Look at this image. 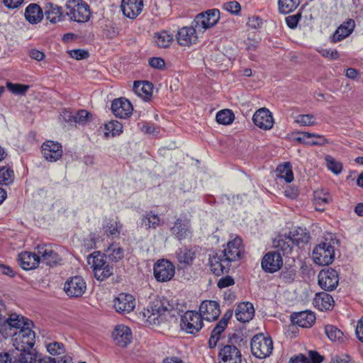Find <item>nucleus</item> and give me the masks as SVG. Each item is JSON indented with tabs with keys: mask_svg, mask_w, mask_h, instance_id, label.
<instances>
[{
	"mask_svg": "<svg viewBox=\"0 0 363 363\" xmlns=\"http://www.w3.org/2000/svg\"><path fill=\"white\" fill-rule=\"evenodd\" d=\"M152 84L148 82H135L133 84L134 92L143 99L149 100L152 94Z\"/></svg>",
	"mask_w": 363,
	"mask_h": 363,
	"instance_id": "c9c22d12",
	"label": "nucleus"
},
{
	"mask_svg": "<svg viewBox=\"0 0 363 363\" xmlns=\"http://www.w3.org/2000/svg\"><path fill=\"white\" fill-rule=\"evenodd\" d=\"M325 333L333 342H342L344 340L343 333L333 325H327L325 326Z\"/></svg>",
	"mask_w": 363,
	"mask_h": 363,
	"instance_id": "a18cd8bd",
	"label": "nucleus"
},
{
	"mask_svg": "<svg viewBox=\"0 0 363 363\" xmlns=\"http://www.w3.org/2000/svg\"><path fill=\"white\" fill-rule=\"evenodd\" d=\"M251 351L257 358L264 359L269 357L273 350V342L270 337L259 333L251 340Z\"/></svg>",
	"mask_w": 363,
	"mask_h": 363,
	"instance_id": "7ed1b4c3",
	"label": "nucleus"
},
{
	"mask_svg": "<svg viewBox=\"0 0 363 363\" xmlns=\"http://www.w3.org/2000/svg\"><path fill=\"white\" fill-rule=\"evenodd\" d=\"M326 166L329 170L335 174H339L342 170V165L341 162L337 161L334 157L330 155L325 157Z\"/></svg>",
	"mask_w": 363,
	"mask_h": 363,
	"instance_id": "864d4df0",
	"label": "nucleus"
},
{
	"mask_svg": "<svg viewBox=\"0 0 363 363\" xmlns=\"http://www.w3.org/2000/svg\"><path fill=\"white\" fill-rule=\"evenodd\" d=\"M112 336L114 342L121 347L127 346L132 340L130 329L124 325L116 326Z\"/></svg>",
	"mask_w": 363,
	"mask_h": 363,
	"instance_id": "393cba45",
	"label": "nucleus"
},
{
	"mask_svg": "<svg viewBox=\"0 0 363 363\" xmlns=\"http://www.w3.org/2000/svg\"><path fill=\"white\" fill-rule=\"evenodd\" d=\"M354 26V21L352 19H348L337 28L332 36V41L337 43L347 38L353 31Z\"/></svg>",
	"mask_w": 363,
	"mask_h": 363,
	"instance_id": "2f4dec72",
	"label": "nucleus"
},
{
	"mask_svg": "<svg viewBox=\"0 0 363 363\" xmlns=\"http://www.w3.org/2000/svg\"><path fill=\"white\" fill-rule=\"evenodd\" d=\"M313 303L316 308L321 311H328L333 308L334 300L330 294L320 292L315 294Z\"/></svg>",
	"mask_w": 363,
	"mask_h": 363,
	"instance_id": "473e14b6",
	"label": "nucleus"
},
{
	"mask_svg": "<svg viewBox=\"0 0 363 363\" xmlns=\"http://www.w3.org/2000/svg\"><path fill=\"white\" fill-rule=\"evenodd\" d=\"M121 8L123 15L130 19L135 18L143 11V0H122Z\"/></svg>",
	"mask_w": 363,
	"mask_h": 363,
	"instance_id": "4be33fe9",
	"label": "nucleus"
},
{
	"mask_svg": "<svg viewBox=\"0 0 363 363\" xmlns=\"http://www.w3.org/2000/svg\"><path fill=\"white\" fill-rule=\"evenodd\" d=\"M169 311L161 302L157 301L150 305L143 313L144 321L150 325H158L163 320L162 316Z\"/></svg>",
	"mask_w": 363,
	"mask_h": 363,
	"instance_id": "0eeeda50",
	"label": "nucleus"
},
{
	"mask_svg": "<svg viewBox=\"0 0 363 363\" xmlns=\"http://www.w3.org/2000/svg\"><path fill=\"white\" fill-rule=\"evenodd\" d=\"M223 8L230 13L235 15H238L241 10L240 4L235 1H228L223 4Z\"/></svg>",
	"mask_w": 363,
	"mask_h": 363,
	"instance_id": "13d9d810",
	"label": "nucleus"
},
{
	"mask_svg": "<svg viewBox=\"0 0 363 363\" xmlns=\"http://www.w3.org/2000/svg\"><path fill=\"white\" fill-rule=\"evenodd\" d=\"M170 231L179 240L191 237L192 235L191 220L186 217L177 218L171 227Z\"/></svg>",
	"mask_w": 363,
	"mask_h": 363,
	"instance_id": "f8f14e48",
	"label": "nucleus"
},
{
	"mask_svg": "<svg viewBox=\"0 0 363 363\" xmlns=\"http://www.w3.org/2000/svg\"><path fill=\"white\" fill-rule=\"evenodd\" d=\"M135 306V298L131 294L121 293L113 299V307L118 313H130Z\"/></svg>",
	"mask_w": 363,
	"mask_h": 363,
	"instance_id": "a211bd4d",
	"label": "nucleus"
},
{
	"mask_svg": "<svg viewBox=\"0 0 363 363\" xmlns=\"http://www.w3.org/2000/svg\"><path fill=\"white\" fill-rule=\"evenodd\" d=\"M176 257L184 267L192 264L195 258V252L192 249L186 247L179 248L176 252Z\"/></svg>",
	"mask_w": 363,
	"mask_h": 363,
	"instance_id": "4c0bfd02",
	"label": "nucleus"
},
{
	"mask_svg": "<svg viewBox=\"0 0 363 363\" xmlns=\"http://www.w3.org/2000/svg\"><path fill=\"white\" fill-rule=\"evenodd\" d=\"M27 326L15 333L13 337V345L16 350L32 349L35 345V334Z\"/></svg>",
	"mask_w": 363,
	"mask_h": 363,
	"instance_id": "423d86ee",
	"label": "nucleus"
},
{
	"mask_svg": "<svg viewBox=\"0 0 363 363\" xmlns=\"http://www.w3.org/2000/svg\"><path fill=\"white\" fill-rule=\"evenodd\" d=\"M86 289V284L80 276L69 278L65 284L64 291L70 298L81 297Z\"/></svg>",
	"mask_w": 363,
	"mask_h": 363,
	"instance_id": "1a4fd4ad",
	"label": "nucleus"
},
{
	"mask_svg": "<svg viewBox=\"0 0 363 363\" xmlns=\"http://www.w3.org/2000/svg\"><path fill=\"white\" fill-rule=\"evenodd\" d=\"M296 122L303 126H313L317 124L315 117L312 114H302L296 117Z\"/></svg>",
	"mask_w": 363,
	"mask_h": 363,
	"instance_id": "6e6d98bb",
	"label": "nucleus"
},
{
	"mask_svg": "<svg viewBox=\"0 0 363 363\" xmlns=\"http://www.w3.org/2000/svg\"><path fill=\"white\" fill-rule=\"evenodd\" d=\"M234 284V279L230 276H226L220 278L218 280L217 286L220 289H223L232 286Z\"/></svg>",
	"mask_w": 363,
	"mask_h": 363,
	"instance_id": "680f3d73",
	"label": "nucleus"
},
{
	"mask_svg": "<svg viewBox=\"0 0 363 363\" xmlns=\"http://www.w3.org/2000/svg\"><path fill=\"white\" fill-rule=\"evenodd\" d=\"M14 180L13 170L9 167H0V185H9Z\"/></svg>",
	"mask_w": 363,
	"mask_h": 363,
	"instance_id": "09e8293b",
	"label": "nucleus"
},
{
	"mask_svg": "<svg viewBox=\"0 0 363 363\" xmlns=\"http://www.w3.org/2000/svg\"><path fill=\"white\" fill-rule=\"evenodd\" d=\"M335 259V248L330 242L324 241L313 250V260L320 266L330 264Z\"/></svg>",
	"mask_w": 363,
	"mask_h": 363,
	"instance_id": "20e7f679",
	"label": "nucleus"
},
{
	"mask_svg": "<svg viewBox=\"0 0 363 363\" xmlns=\"http://www.w3.org/2000/svg\"><path fill=\"white\" fill-rule=\"evenodd\" d=\"M209 262L211 270L216 276L227 273L230 264L220 252L210 257Z\"/></svg>",
	"mask_w": 363,
	"mask_h": 363,
	"instance_id": "a878e982",
	"label": "nucleus"
},
{
	"mask_svg": "<svg viewBox=\"0 0 363 363\" xmlns=\"http://www.w3.org/2000/svg\"><path fill=\"white\" fill-rule=\"evenodd\" d=\"M45 346L47 352L52 356H58L65 352L64 344L60 342H45Z\"/></svg>",
	"mask_w": 363,
	"mask_h": 363,
	"instance_id": "de8ad7c7",
	"label": "nucleus"
},
{
	"mask_svg": "<svg viewBox=\"0 0 363 363\" xmlns=\"http://www.w3.org/2000/svg\"><path fill=\"white\" fill-rule=\"evenodd\" d=\"M62 147L57 142L48 140L42 145V153L47 161H57L62 157Z\"/></svg>",
	"mask_w": 363,
	"mask_h": 363,
	"instance_id": "f3484780",
	"label": "nucleus"
},
{
	"mask_svg": "<svg viewBox=\"0 0 363 363\" xmlns=\"http://www.w3.org/2000/svg\"><path fill=\"white\" fill-rule=\"evenodd\" d=\"M294 245L289 235H279L274 240V245L284 254L291 253Z\"/></svg>",
	"mask_w": 363,
	"mask_h": 363,
	"instance_id": "ea45409f",
	"label": "nucleus"
},
{
	"mask_svg": "<svg viewBox=\"0 0 363 363\" xmlns=\"http://www.w3.org/2000/svg\"><path fill=\"white\" fill-rule=\"evenodd\" d=\"M154 39L157 47L166 48L170 45L173 41L174 37L173 35L164 30L155 34Z\"/></svg>",
	"mask_w": 363,
	"mask_h": 363,
	"instance_id": "c03bdc74",
	"label": "nucleus"
},
{
	"mask_svg": "<svg viewBox=\"0 0 363 363\" xmlns=\"http://www.w3.org/2000/svg\"><path fill=\"white\" fill-rule=\"evenodd\" d=\"M122 225L113 219H106L103 223V230L107 236L116 237L119 235Z\"/></svg>",
	"mask_w": 363,
	"mask_h": 363,
	"instance_id": "a19ab883",
	"label": "nucleus"
},
{
	"mask_svg": "<svg viewBox=\"0 0 363 363\" xmlns=\"http://www.w3.org/2000/svg\"><path fill=\"white\" fill-rule=\"evenodd\" d=\"M90 117L91 114L87 111L79 110L74 115V123L76 125H84L89 122Z\"/></svg>",
	"mask_w": 363,
	"mask_h": 363,
	"instance_id": "5fc2aeb1",
	"label": "nucleus"
},
{
	"mask_svg": "<svg viewBox=\"0 0 363 363\" xmlns=\"http://www.w3.org/2000/svg\"><path fill=\"white\" fill-rule=\"evenodd\" d=\"M240 351L235 345H227L218 353V363H241Z\"/></svg>",
	"mask_w": 363,
	"mask_h": 363,
	"instance_id": "2eb2a0df",
	"label": "nucleus"
},
{
	"mask_svg": "<svg viewBox=\"0 0 363 363\" xmlns=\"http://www.w3.org/2000/svg\"><path fill=\"white\" fill-rule=\"evenodd\" d=\"M337 272L331 268L321 270L318 274V284L325 291L334 290L338 284Z\"/></svg>",
	"mask_w": 363,
	"mask_h": 363,
	"instance_id": "9b49d317",
	"label": "nucleus"
},
{
	"mask_svg": "<svg viewBox=\"0 0 363 363\" xmlns=\"http://www.w3.org/2000/svg\"><path fill=\"white\" fill-rule=\"evenodd\" d=\"M252 121L255 125L264 130H270L274 125L272 114L265 108L257 110L253 115Z\"/></svg>",
	"mask_w": 363,
	"mask_h": 363,
	"instance_id": "aec40b11",
	"label": "nucleus"
},
{
	"mask_svg": "<svg viewBox=\"0 0 363 363\" xmlns=\"http://www.w3.org/2000/svg\"><path fill=\"white\" fill-rule=\"evenodd\" d=\"M6 322L11 327L23 329L26 327L33 326V322L16 313H11L9 318L6 317Z\"/></svg>",
	"mask_w": 363,
	"mask_h": 363,
	"instance_id": "58836bf2",
	"label": "nucleus"
},
{
	"mask_svg": "<svg viewBox=\"0 0 363 363\" xmlns=\"http://www.w3.org/2000/svg\"><path fill=\"white\" fill-rule=\"evenodd\" d=\"M179 45L190 47L197 43L198 36L193 26H186L180 28L176 35Z\"/></svg>",
	"mask_w": 363,
	"mask_h": 363,
	"instance_id": "6ab92c4d",
	"label": "nucleus"
},
{
	"mask_svg": "<svg viewBox=\"0 0 363 363\" xmlns=\"http://www.w3.org/2000/svg\"><path fill=\"white\" fill-rule=\"evenodd\" d=\"M276 172L278 178L284 179L287 183L294 180V174L289 162L279 165L277 167Z\"/></svg>",
	"mask_w": 363,
	"mask_h": 363,
	"instance_id": "37998d69",
	"label": "nucleus"
},
{
	"mask_svg": "<svg viewBox=\"0 0 363 363\" xmlns=\"http://www.w3.org/2000/svg\"><path fill=\"white\" fill-rule=\"evenodd\" d=\"M237 320L241 323L249 322L255 315L253 305L249 302H243L238 305L235 313Z\"/></svg>",
	"mask_w": 363,
	"mask_h": 363,
	"instance_id": "c85d7f7f",
	"label": "nucleus"
},
{
	"mask_svg": "<svg viewBox=\"0 0 363 363\" xmlns=\"http://www.w3.org/2000/svg\"><path fill=\"white\" fill-rule=\"evenodd\" d=\"M40 262H43L47 265H55L60 258L50 245H43L37 247Z\"/></svg>",
	"mask_w": 363,
	"mask_h": 363,
	"instance_id": "5701e85b",
	"label": "nucleus"
},
{
	"mask_svg": "<svg viewBox=\"0 0 363 363\" xmlns=\"http://www.w3.org/2000/svg\"><path fill=\"white\" fill-rule=\"evenodd\" d=\"M300 18H301V14L298 13V14L289 16L286 17L285 21H286V25L290 28L293 29L297 26V24H298V21H300Z\"/></svg>",
	"mask_w": 363,
	"mask_h": 363,
	"instance_id": "052dcab7",
	"label": "nucleus"
},
{
	"mask_svg": "<svg viewBox=\"0 0 363 363\" xmlns=\"http://www.w3.org/2000/svg\"><path fill=\"white\" fill-rule=\"evenodd\" d=\"M199 313L201 314L203 320L214 321L220 314V305L215 301H203L199 306Z\"/></svg>",
	"mask_w": 363,
	"mask_h": 363,
	"instance_id": "ddd939ff",
	"label": "nucleus"
},
{
	"mask_svg": "<svg viewBox=\"0 0 363 363\" xmlns=\"http://www.w3.org/2000/svg\"><path fill=\"white\" fill-rule=\"evenodd\" d=\"M20 353L18 354V362L20 363H35L36 354L31 351V349L18 350Z\"/></svg>",
	"mask_w": 363,
	"mask_h": 363,
	"instance_id": "3c124183",
	"label": "nucleus"
},
{
	"mask_svg": "<svg viewBox=\"0 0 363 363\" xmlns=\"http://www.w3.org/2000/svg\"><path fill=\"white\" fill-rule=\"evenodd\" d=\"M356 335H357V338L362 342H363V316L357 322V325L356 327Z\"/></svg>",
	"mask_w": 363,
	"mask_h": 363,
	"instance_id": "774afa93",
	"label": "nucleus"
},
{
	"mask_svg": "<svg viewBox=\"0 0 363 363\" xmlns=\"http://www.w3.org/2000/svg\"><path fill=\"white\" fill-rule=\"evenodd\" d=\"M154 276L158 281H168L175 274L174 265L167 259H160L154 264Z\"/></svg>",
	"mask_w": 363,
	"mask_h": 363,
	"instance_id": "6e6552de",
	"label": "nucleus"
},
{
	"mask_svg": "<svg viewBox=\"0 0 363 363\" xmlns=\"http://www.w3.org/2000/svg\"><path fill=\"white\" fill-rule=\"evenodd\" d=\"M283 264L282 257L278 252H269L262 258V268L267 272H277Z\"/></svg>",
	"mask_w": 363,
	"mask_h": 363,
	"instance_id": "dca6fc26",
	"label": "nucleus"
},
{
	"mask_svg": "<svg viewBox=\"0 0 363 363\" xmlns=\"http://www.w3.org/2000/svg\"><path fill=\"white\" fill-rule=\"evenodd\" d=\"M180 327L186 333L196 335L203 327V320L196 311H187L181 317Z\"/></svg>",
	"mask_w": 363,
	"mask_h": 363,
	"instance_id": "39448f33",
	"label": "nucleus"
},
{
	"mask_svg": "<svg viewBox=\"0 0 363 363\" xmlns=\"http://www.w3.org/2000/svg\"><path fill=\"white\" fill-rule=\"evenodd\" d=\"M87 262L92 268L95 278L99 281H104L113 274V267L107 263L100 251H95L89 255Z\"/></svg>",
	"mask_w": 363,
	"mask_h": 363,
	"instance_id": "f257e3e1",
	"label": "nucleus"
},
{
	"mask_svg": "<svg viewBox=\"0 0 363 363\" xmlns=\"http://www.w3.org/2000/svg\"><path fill=\"white\" fill-rule=\"evenodd\" d=\"M142 222L147 229H156L164 224L160 216L152 211H146L143 215Z\"/></svg>",
	"mask_w": 363,
	"mask_h": 363,
	"instance_id": "f704fd0d",
	"label": "nucleus"
},
{
	"mask_svg": "<svg viewBox=\"0 0 363 363\" xmlns=\"http://www.w3.org/2000/svg\"><path fill=\"white\" fill-rule=\"evenodd\" d=\"M45 15L50 23L61 22L65 18L62 7L52 3H47L45 6Z\"/></svg>",
	"mask_w": 363,
	"mask_h": 363,
	"instance_id": "c756f323",
	"label": "nucleus"
},
{
	"mask_svg": "<svg viewBox=\"0 0 363 363\" xmlns=\"http://www.w3.org/2000/svg\"><path fill=\"white\" fill-rule=\"evenodd\" d=\"M226 327H227V325H225L224 324V321L223 322L219 321L217 323V325H216V327L213 328V330H212L211 335L220 338L221 333L225 330Z\"/></svg>",
	"mask_w": 363,
	"mask_h": 363,
	"instance_id": "338daca9",
	"label": "nucleus"
},
{
	"mask_svg": "<svg viewBox=\"0 0 363 363\" xmlns=\"http://www.w3.org/2000/svg\"><path fill=\"white\" fill-rule=\"evenodd\" d=\"M296 140L309 146H321L328 143V140L323 135L308 132L298 133Z\"/></svg>",
	"mask_w": 363,
	"mask_h": 363,
	"instance_id": "bb28decb",
	"label": "nucleus"
},
{
	"mask_svg": "<svg viewBox=\"0 0 363 363\" xmlns=\"http://www.w3.org/2000/svg\"><path fill=\"white\" fill-rule=\"evenodd\" d=\"M242 251V239L237 237L230 240L226 247L220 253L230 264V262L240 259Z\"/></svg>",
	"mask_w": 363,
	"mask_h": 363,
	"instance_id": "4468645a",
	"label": "nucleus"
},
{
	"mask_svg": "<svg viewBox=\"0 0 363 363\" xmlns=\"http://www.w3.org/2000/svg\"><path fill=\"white\" fill-rule=\"evenodd\" d=\"M332 196L323 189H318L313 193V201L316 211H323L326 205L332 201Z\"/></svg>",
	"mask_w": 363,
	"mask_h": 363,
	"instance_id": "72a5a7b5",
	"label": "nucleus"
},
{
	"mask_svg": "<svg viewBox=\"0 0 363 363\" xmlns=\"http://www.w3.org/2000/svg\"><path fill=\"white\" fill-rule=\"evenodd\" d=\"M141 130L145 133L153 135H157L160 133L159 128L157 127L150 123L144 124L141 128Z\"/></svg>",
	"mask_w": 363,
	"mask_h": 363,
	"instance_id": "e2e57ef3",
	"label": "nucleus"
},
{
	"mask_svg": "<svg viewBox=\"0 0 363 363\" xmlns=\"http://www.w3.org/2000/svg\"><path fill=\"white\" fill-rule=\"evenodd\" d=\"M216 118L218 123L229 125L234 121L235 116L232 111L229 109H223L217 113Z\"/></svg>",
	"mask_w": 363,
	"mask_h": 363,
	"instance_id": "8fccbe9b",
	"label": "nucleus"
},
{
	"mask_svg": "<svg viewBox=\"0 0 363 363\" xmlns=\"http://www.w3.org/2000/svg\"><path fill=\"white\" fill-rule=\"evenodd\" d=\"M319 52L323 57L329 59L336 60L339 57V54L335 50L322 49Z\"/></svg>",
	"mask_w": 363,
	"mask_h": 363,
	"instance_id": "0e129e2a",
	"label": "nucleus"
},
{
	"mask_svg": "<svg viewBox=\"0 0 363 363\" xmlns=\"http://www.w3.org/2000/svg\"><path fill=\"white\" fill-rule=\"evenodd\" d=\"M6 86L8 89L14 94H24L29 89L28 85L13 84L11 82H8Z\"/></svg>",
	"mask_w": 363,
	"mask_h": 363,
	"instance_id": "4d7b16f0",
	"label": "nucleus"
},
{
	"mask_svg": "<svg viewBox=\"0 0 363 363\" xmlns=\"http://www.w3.org/2000/svg\"><path fill=\"white\" fill-rule=\"evenodd\" d=\"M69 56L77 60L86 59L89 57V52L84 50H72L69 51Z\"/></svg>",
	"mask_w": 363,
	"mask_h": 363,
	"instance_id": "bf43d9fd",
	"label": "nucleus"
},
{
	"mask_svg": "<svg viewBox=\"0 0 363 363\" xmlns=\"http://www.w3.org/2000/svg\"><path fill=\"white\" fill-rule=\"evenodd\" d=\"M43 17V11L35 4H29L25 11V18L30 23H38Z\"/></svg>",
	"mask_w": 363,
	"mask_h": 363,
	"instance_id": "e433bc0d",
	"label": "nucleus"
},
{
	"mask_svg": "<svg viewBox=\"0 0 363 363\" xmlns=\"http://www.w3.org/2000/svg\"><path fill=\"white\" fill-rule=\"evenodd\" d=\"M67 15L71 21L78 23L87 22L90 18L89 6L83 0H68L66 3Z\"/></svg>",
	"mask_w": 363,
	"mask_h": 363,
	"instance_id": "f03ea898",
	"label": "nucleus"
},
{
	"mask_svg": "<svg viewBox=\"0 0 363 363\" xmlns=\"http://www.w3.org/2000/svg\"><path fill=\"white\" fill-rule=\"evenodd\" d=\"M291 318L294 324L305 328H311L315 322V315L310 311L294 313Z\"/></svg>",
	"mask_w": 363,
	"mask_h": 363,
	"instance_id": "b1692460",
	"label": "nucleus"
},
{
	"mask_svg": "<svg viewBox=\"0 0 363 363\" xmlns=\"http://www.w3.org/2000/svg\"><path fill=\"white\" fill-rule=\"evenodd\" d=\"M220 18L218 9H212L198 14L194 20L196 27L206 30L214 26Z\"/></svg>",
	"mask_w": 363,
	"mask_h": 363,
	"instance_id": "9d476101",
	"label": "nucleus"
},
{
	"mask_svg": "<svg viewBox=\"0 0 363 363\" xmlns=\"http://www.w3.org/2000/svg\"><path fill=\"white\" fill-rule=\"evenodd\" d=\"M299 4L300 0H279V11L281 13H289L294 11Z\"/></svg>",
	"mask_w": 363,
	"mask_h": 363,
	"instance_id": "49530a36",
	"label": "nucleus"
},
{
	"mask_svg": "<svg viewBox=\"0 0 363 363\" xmlns=\"http://www.w3.org/2000/svg\"><path fill=\"white\" fill-rule=\"evenodd\" d=\"M150 65L155 69H162L164 67V61L161 57H152L149 60Z\"/></svg>",
	"mask_w": 363,
	"mask_h": 363,
	"instance_id": "69168bd1",
	"label": "nucleus"
},
{
	"mask_svg": "<svg viewBox=\"0 0 363 363\" xmlns=\"http://www.w3.org/2000/svg\"><path fill=\"white\" fill-rule=\"evenodd\" d=\"M111 110L116 117L127 118L131 116L133 108L128 99L119 98L113 101Z\"/></svg>",
	"mask_w": 363,
	"mask_h": 363,
	"instance_id": "412c9836",
	"label": "nucleus"
},
{
	"mask_svg": "<svg viewBox=\"0 0 363 363\" xmlns=\"http://www.w3.org/2000/svg\"><path fill=\"white\" fill-rule=\"evenodd\" d=\"M106 135L111 134V136L120 135L123 132L122 124L117 121H111L105 125Z\"/></svg>",
	"mask_w": 363,
	"mask_h": 363,
	"instance_id": "603ef678",
	"label": "nucleus"
},
{
	"mask_svg": "<svg viewBox=\"0 0 363 363\" xmlns=\"http://www.w3.org/2000/svg\"><path fill=\"white\" fill-rule=\"evenodd\" d=\"M106 257L111 262H117L124 257V250L118 244H111L105 251Z\"/></svg>",
	"mask_w": 363,
	"mask_h": 363,
	"instance_id": "79ce46f5",
	"label": "nucleus"
},
{
	"mask_svg": "<svg viewBox=\"0 0 363 363\" xmlns=\"http://www.w3.org/2000/svg\"><path fill=\"white\" fill-rule=\"evenodd\" d=\"M18 262L21 267L25 270L35 269L40 264L38 252H22L18 255Z\"/></svg>",
	"mask_w": 363,
	"mask_h": 363,
	"instance_id": "cd10ccee",
	"label": "nucleus"
},
{
	"mask_svg": "<svg viewBox=\"0 0 363 363\" xmlns=\"http://www.w3.org/2000/svg\"><path fill=\"white\" fill-rule=\"evenodd\" d=\"M289 236L297 246H303L309 242L311 238L310 233L306 228L301 227H296L292 229L289 232Z\"/></svg>",
	"mask_w": 363,
	"mask_h": 363,
	"instance_id": "7c9ffc66",
	"label": "nucleus"
}]
</instances>
